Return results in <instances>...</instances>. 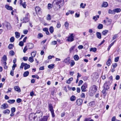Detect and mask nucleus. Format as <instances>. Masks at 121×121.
<instances>
[{
  "label": "nucleus",
  "instance_id": "f257e3e1",
  "mask_svg": "<svg viewBox=\"0 0 121 121\" xmlns=\"http://www.w3.org/2000/svg\"><path fill=\"white\" fill-rule=\"evenodd\" d=\"M53 2L56 4L57 6V9H60L61 7L64 5V0H54L53 1Z\"/></svg>",
  "mask_w": 121,
  "mask_h": 121
},
{
  "label": "nucleus",
  "instance_id": "f03ea898",
  "mask_svg": "<svg viewBox=\"0 0 121 121\" xmlns=\"http://www.w3.org/2000/svg\"><path fill=\"white\" fill-rule=\"evenodd\" d=\"M37 116V115H36V113H31L29 115V119L30 121H34Z\"/></svg>",
  "mask_w": 121,
  "mask_h": 121
},
{
  "label": "nucleus",
  "instance_id": "7ed1b4c3",
  "mask_svg": "<svg viewBox=\"0 0 121 121\" xmlns=\"http://www.w3.org/2000/svg\"><path fill=\"white\" fill-rule=\"evenodd\" d=\"M29 13H27L26 14L25 17L23 18L21 20L22 21H24L23 23H26L28 22L29 21Z\"/></svg>",
  "mask_w": 121,
  "mask_h": 121
},
{
  "label": "nucleus",
  "instance_id": "20e7f679",
  "mask_svg": "<svg viewBox=\"0 0 121 121\" xmlns=\"http://www.w3.org/2000/svg\"><path fill=\"white\" fill-rule=\"evenodd\" d=\"M112 83L108 81H106L104 84L103 87L104 88L107 89L108 90L110 88V86Z\"/></svg>",
  "mask_w": 121,
  "mask_h": 121
},
{
  "label": "nucleus",
  "instance_id": "39448f33",
  "mask_svg": "<svg viewBox=\"0 0 121 121\" xmlns=\"http://www.w3.org/2000/svg\"><path fill=\"white\" fill-rule=\"evenodd\" d=\"M7 60V56L6 55H4L2 57L1 61V63L3 65H6V61Z\"/></svg>",
  "mask_w": 121,
  "mask_h": 121
},
{
  "label": "nucleus",
  "instance_id": "423d86ee",
  "mask_svg": "<svg viewBox=\"0 0 121 121\" xmlns=\"http://www.w3.org/2000/svg\"><path fill=\"white\" fill-rule=\"evenodd\" d=\"M87 84L86 82L85 83L82 85L81 87V90L82 91H86V89L87 88Z\"/></svg>",
  "mask_w": 121,
  "mask_h": 121
},
{
  "label": "nucleus",
  "instance_id": "0eeeda50",
  "mask_svg": "<svg viewBox=\"0 0 121 121\" xmlns=\"http://www.w3.org/2000/svg\"><path fill=\"white\" fill-rule=\"evenodd\" d=\"M70 35L68 38L67 40L69 42H72L74 40V37L73 34H70Z\"/></svg>",
  "mask_w": 121,
  "mask_h": 121
},
{
  "label": "nucleus",
  "instance_id": "6e6552de",
  "mask_svg": "<svg viewBox=\"0 0 121 121\" xmlns=\"http://www.w3.org/2000/svg\"><path fill=\"white\" fill-rule=\"evenodd\" d=\"M83 100L81 99H77L76 101V103L78 106L81 105L82 103Z\"/></svg>",
  "mask_w": 121,
  "mask_h": 121
},
{
  "label": "nucleus",
  "instance_id": "1a4fd4ad",
  "mask_svg": "<svg viewBox=\"0 0 121 121\" xmlns=\"http://www.w3.org/2000/svg\"><path fill=\"white\" fill-rule=\"evenodd\" d=\"M108 4L107 2L104 1L101 6V7L106 8L108 6Z\"/></svg>",
  "mask_w": 121,
  "mask_h": 121
},
{
  "label": "nucleus",
  "instance_id": "9d476101",
  "mask_svg": "<svg viewBox=\"0 0 121 121\" xmlns=\"http://www.w3.org/2000/svg\"><path fill=\"white\" fill-rule=\"evenodd\" d=\"M9 106L6 103H4L1 105V109H4L8 108Z\"/></svg>",
  "mask_w": 121,
  "mask_h": 121
},
{
  "label": "nucleus",
  "instance_id": "9b49d317",
  "mask_svg": "<svg viewBox=\"0 0 121 121\" xmlns=\"http://www.w3.org/2000/svg\"><path fill=\"white\" fill-rule=\"evenodd\" d=\"M70 59L69 57H68L67 58L64 59V62L67 65H69L70 63Z\"/></svg>",
  "mask_w": 121,
  "mask_h": 121
},
{
  "label": "nucleus",
  "instance_id": "f8f14e48",
  "mask_svg": "<svg viewBox=\"0 0 121 121\" xmlns=\"http://www.w3.org/2000/svg\"><path fill=\"white\" fill-rule=\"evenodd\" d=\"M35 113L36 114H39V115H37V116H39V118H40V117H42L43 115V113L41 110H39L37 111Z\"/></svg>",
  "mask_w": 121,
  "mask_h": 121
},
{
  "label": "nucleus",
  "instance_id": "ddd939ff",
  "mask_svg": "<svg viewBox=\"0 0 121 121\" xmlns=\"http://www.w3.org/2000/svg\"><path fill=\"white\" fill-rule=\"evenodd\" d=\"M48 119V117L47 116H45L43 117V118L40 120L39 119L38 120V119L37 118V120L35 121H47Z\"/></svg>",
  "mask_w": 121,
  "mask_h": 121
},
{
  "label": "nucleus",
  "instance_id": "4468645a",
  "mask_svg": "<svg viewBox=\"0 0 121 121\" xmlns=\"http://www.w3.org/2000/svg\"><path fill=\"white\" fill-rule=\"evenodd\" d=\"M48 107L49 110L50 112L54 111L52 104H49Z\"/></svg>",
  "mask_w": 121,
  "mask_h": 121
},
{
  "label": "nucleus",
  "instance_id": "2eb2a0df",
  "mask_svg": "<svg viewBox=\"0 0 121 121\" xmlns=\"http://www.w3.org/2000/svg\"><path fill=\"white\" fill-rule=\"evenodd\" d=\"M14 89L15 90L18 92H20L21 91V90L19 87L18 86H16L14 87Z\"/></svg>",
  "mask_w": 121,
  "mask_h": 121
},
{
  "label": "nucleus",
  "instance_id": "dca6fc26",
  "mask_svg": "<svg viewBox=\"0 0 121 121\" xmlns=\"http://www.w3.org/2000/svg\"><path fill=\"white\" fill-rule=\"evenodd\" d=\"M35 9L37 13H39L41 11V9L38 6H36L35 8Z\"/></svg>",
  "mask_w": 121,
  "mask_h": 121
},
{
  "label": "nucleus",
  "instance_id": "f3484780",
  "mask_svg": "<svg viewBox=\"0 0 121 121\" xmlns=\"http://www.w3.org/2000/svg\"><path fill=\"white\" fill-rule=\"evenodd\" d=\"M6 8L8 10H12L13 9V8L8 5H6L5 6Z\"/></svg>",
  "mask_w": 121,
  "mask_h": 121
},
{
  "label": "nucleus",
  "instance_id": "a211bd4d",
  "mask_svg": "<svg viewBox=\"0 0 121 121\" xmlns=\"http://www.w3.org/2000/svg\"><path fill=\"white\" fill-rule=\"evenodd\" d=\"M28 47L29 49H31L34 47V45L31 43H29L28 44Z\"/></svg>",
  "mask_w": 121,
  "mask_h": 121
},
{
  "label": "nucleus",
  "instance_id": "6ab92c4d",
  "mask_svg": "<svg viewBox=\"0 0 121 121\" xmlns=\"http://www.w3.org/2000/svg\"><path fill=\"white\" fill-rule=\"evenodd\" d=\"M114 10L115 13V12L118 13L120 12L121 11V9L120 8H117L114 9Z\"/></svg>",
  "mask_w": 121,
  "mask_h": 121
},
{
  "label": "nucleus",
  "instance_id": "aec40b11",
  "mask_svg": "<svg viewBox=\"0 0 121 121\" xmlns=\"http://www.w3.org/2000/svg\"><path fill=\"white\" fill-rule=\"evenodd\" d=\"M96 35L97 37L99 39L101 38V34L99 32H97L96 33Z\"/></svg>",
  "mask_w": 121,
  "mask_h": 121
},
{
  "label": "nucleus",
  "instance_id": "412c9836",
  "mask_svg": "<svg viewBox=\"0 0 121 121\" xmlns=\"http://www.w3.org/2000/svg\"><path fill=\"white\" fill-rule=\"evenodd\" d=\"M29 72L27 71L25 72L23 74L24 77H26L29 75Z\"/></svg>",
  "mask_w": 121,
  "mask_h": 121
},
{
  "label": "nucleus",
  "instance_id": "4be33fe9",
  "mask_svg": "<svg viewBox=\"0 0 121 121\" xmlns=\"http://www.w3.org/2000/svg\"><path fill=\"white\" fill-rule=\"evenodd\" d=\"M76 97L74 95H72L70 98V100L71 101H74L76 99Z\"/></svg>",
  "mask_w": 121,
  "mask_h": 121
},
{
  "label": "nucleus",
  "instance_id": "5701e85b",
  "mask_svg": "<svg viewBox=\"0 0 121 121\" xmlns=\"http://www.w3.org/2000/svg\"><path fill=\"white\" fill-rule=\"evenodd\" d=\"M73 78L72 77L70 78L69 79L67 80L66 83L69 84L70 83H71V82L73 80Z\"/></svg>",
  "mask_w": 121,
  "mask_h": 121
},
{
  "label": "nucleus",
  "instance_id": "b1692460",
  "mask_svg": "<svg viewBox=\"0 0 121 121\" xmlns=\"http://www.w3.org/2000/svg\"><path fill=\"white\" fill-rule=\"evenodd\" d=\"M24 69L25 70H26L30 68V66L27 63H25L24 65Z\"/></svg>",
  "mask_w": 121,
  "mask_h": 121
},
{
  "label": "nucleus",
  "instance_id": "393cba45",
  "mask_svg": "<svg viewBox=\"0 0 121 121\" xmlns=\"http://www.w3.org/2000/svg\"><path fill=\"white\" fill-rule=\"evenodd\" d=\"M111 62V59L109 58H109L108 59V60L106 62V65L108 66H109L111 64L110 62Z\"/></svg>",
  "mask_w": 121,
  "mask_h": 121
},
{
  "label": "nucleus",
  "instance_id": "a878e982",
  "mask_svg": "<svg viewBox=\"0 0 121 121\" xmlns=\"http://www.w3.org/2000/svg\"><path fill=\"white\" fill-rule=\"evenodd\" d=\"M65 26L66 29L68 30L69 26V23L67 22L65 23Z\"/></svg>",
  "mask_w": 121,
  "mask_h": 121
},
{
  "label": "nucleus",
  "instance_id": "bb28decb",
  "mask_svg": "<svg viewBox=\"0 0 121 121\" xmlns=\"http://www.w3.org/2000/svg\"><path fill=\"white\" fill-rule=\"evenodd\" d=\"M15 101L14 99H10L7 102L10 104H12L14 103Z\"/></svg>",
  "mask_w": 121,
  "mask_h": 121
},
{
  "label": "nucleus",
  "instance_id": "cd10ccee",
  "mask_svg": "<svg viewBox=\"0 0 121 121\" xmlns=\"http://www.w3.org/2000/svg\"><path fill=\"white\" fill-rule=\"evenodd\" d=\"M55 65L54 64H52L48 66V67L50 69H52L54 67Z\"/></svg>",
  "mask_w": 121,
  "mask_h": 121
},
{
  "label": "nucleus",
  "instance_id": "c85d7f7f",
  "mask_svg": "<svg viewBox=\"0 0 121 121\" xmlns=\"http://www.w3.org/2000/svg\"><path fill=\"white\" fill-rule=\"evenodd\" d=\"M99 17V16L98 15H96L95 16H94L93 18V19L95 20V21H96L98 19Z\"/></svg>",
  "mask_w": 121,
  "mask_h": 121
},
{
  "label": "nucleus",
  "instance_id": "c756f323",
  "mask_svg": "<svg viewBox=\"0 0 121 121\" xmlns=\"http://www.w3.org/2000/svg\"><path fill=\"white\" fill-rule=\"evenodd\" d=\"M108 13L110 14H115V13L114 12V9L113 10H111V9H109L108 11Z\"/></svg>",
  "mask_w": 121,
  "mask_h": 121
},
{
  "label": "nucleus",
  "instance_id": "7c9ffc66",
  "mask_svg": "<svg viewBox=\"0 0 121 121\" xmlns=\"http://www.w3.org/2000/svg\"><path fill=\"white\" fill-rule=\"evenodd\" d=\"M73 58L75 60L77 61L79 59V56L77 55H75L73 57Z\"/></svg>",
  "mask_w": 121,
  "mask_h": 121
},
{
  "label": "nucleus",
  "instance_id": "2f4dec72",
  "mask_svg": "<svg viewBox=\"0 0 121 121\" xmlns=\"http://www.w3.org/2000/svg\"><path fill=\"white\" fill-rule=\"evenodd\" d=\"M95 103L94 101H92L90 102L89 104V106H93L95 105Z\"/></svg>",
  "mask_w": 121,
  "mask_h": 121
},
{
  "label": "nucleus",
  "instance_id": "473e14b6",
  "mask_svg": "<svg viewBox=\"0 0 121 121\" xmlns=\"http://www.w3.org/2000/svg\"><path fill=\"white\" fill-rule=\"evenodd\" d=\"M49 30L51 33H52L54 31V28L52 26H51L49 28Z\"/></svg>",
  "mask_w": 121,
  "mask_h": 121
},
{
  "label": "nucleus",
  "instance_id": "72a5a7b5",
  "mask_svg": "<svg viewBox=\"0 0 121 121\" xmlns=\"http://www.w3.org/2000/svg\"><path fill=\"white\" fill-rule=\"evenodd\" d=\"M103 25L102 24H99L98 27L97 28L99 29H101L103 28Z\"/></svg>",
  "mask_w": 121,
  "mask_h": 121
},
{
  "label": "nucleus",
  "instance_id": "f704fd0d",
  "mask_svg": "<svg viewBox=\"0 0 121 121\" xmlns=\"http://www.w3.org/2000/svg\"><path fill=\"white\" fill-rule=\"evenodd\" d=\"M15 34L16 38H19L20 36V34L17 32H16Z\"/></svg>",
  "mask_w": 121,
  "mask_h": 121
},
{
  "label": "nucleus",
  "instance_id": "c9c22d12",
  "mask_svg": "<svg viewBox=\"0 0 121 121\" xmlns=\"http://www.w3.org/2000/svg\"><path fill=\"white\" fill-rule=\"evenodd\" d=\"M97 50V48H91L90 50V51H92L95 52Z\"/></svg>",
  "mask_w": 121,
  "mask_h": 121
},
{
  "label": "nucleus",
  "instance_id": "e433bc0d",
  "mask_svg": "<svg viewBox=\"0 0 121 121\" xmlns=\"http://www.w3.org/2000/svg\"><path fill=\"white\" fill-rule=\"evenodd\" d=\"M108 32V31L106 30H103L102 32L103 35H105Z\"/></svg>",
  "mask_w": 121,
  "mask_h": 121
},
{
  "label": "nucleus",
  "instance_id": "4c0bfd02",
  "mask_svg": "<svg viewBox=\"0 0 121 121\" xmlns=\"http://www.w3.org/2000/svg\"><path fill=\"white\" fill-rule=\"evenodd\" d=\"M113 81L112 76H111L109 78V81L108 82H109L111 83H112Z\"/></svg>",
  "mask_w": 121,
  "mask_h": 121
},
{
  "label": "nucleus",
  "instance_id": "58836bf2",
  "mask_svg": "<svg viewBox=\"0 0 121 121\" xmlns=\"http://www.w3.org/2000/svg\"><path fill=\"white\" fill-rule=\"evenodd\" d=\"M10 112V110L8 109H7L4 110L3 112V113L4 114L7 113L8 114H9Z\"/></svg>",
  "mask_w": 121,
  "mask_h": 121
},
{
  "label": "nucleus",
  "instance_id": "ea45409f",
  "mask_svg": "<svg viewBox=\"0 0 121 121\" xmlns=\"http://www.w3.org/2000/svg\"><path fill=\"white\" fill-rule=\"evenodd\" d=\"M6 26L8 29H10L11 28V26L10 24L9 23H7L6 25Z\"/></svg>",
  "mask_w": 121,
  "mask_h": 121
},
{
  "label": "nucleus",
  "instance_id": "a19ab883",
  "mask_svg": "<svg viewBox=\"0 0 121 121\" xmlns=\"http://www.w3.org/2000/svg\"><path fill=\"white\" fill-rule=\"evenodd\" d=\"M33 57L32 56L30 57L29 58V61L30 62H32L34 61Z\"/></svg>",
  "mask_w": 121,
  "mask_h": 121
},
{
  "label": "nucleus",
  "instance_id": "79ce46f5",
  "mask_svg": "<svg viewBox=\"0 0 121 121\" xmlns=\"http://www.w3.org/2000/svg\"><path fill=\"white\" fill-rule=\"evenodd\" d=\"M75 47V46L74 45V46H73L72 47L69 49V52L70 53H71L72 51L74 49V48Z\"/></svg>",
  "mask_w": 121,
  "mask_h": 121
},
{
  "label": "nucleus",
  "instance_id": "37998d69",
  "mask_svg": "<svg viewBox=\"0 0 121 121\" xmlns=\"http://www.w3.org/2000/svg\"><path fill=\"white\" fill-rule=\"evenodd\" d=\"M13 45L12 44H10L8 46V48L10 49H12L13 48Z\"/></svg>",
  "mask_w": 121,
  "mask_h": 121
},
{
  "label": "nucleus",
  "instance_id": "c03bdc74",
  "mask_svg": "<svg viewBox=\"0 0 121 121\" xmlns=\"http://www.w3.org/2000/svg\"><path fill=\"white\" fill-rule=\"evenodd\" d=\"M43 35L41 33H39L38 35V39H40L41 38L43 37Z\"/></svg>",
  "mask_w": 121,
  "mask_h": 121
},
{
  "label": "nucleus",
  "instance_id": "a18cd8bd",
  "mask_svg": "<svg viewBox=\"0 0 121 121\" xmlns=\"http://www.w3.org/2000/svg\"><path fill=\"white\" fill-rule=\"evenodd\" d=\"M36 52H32L31 54V56L32 57H34L35 56L36 54Z\"/></svg>",
  "mask_w": 121,
  "mask_h": 121
},
{
  "label": "nucleus",
  "instance_id": "49530a36",
  "mask_svg": "<svg viewBox=\"0 0 121 121\" xmlns=\"http://www.w3.org/2000/svg\"><path fill=\"white\" fill-rule=\"evenodd\" d=\"M14 41V37H12L10 39V41L11 42H13Z\"/></svg>",
  "mask_w": 121,
  "mask_h": 121
},
{
  "label": "nucleus",
  "instance_id": "de8ad7c7",
  "mask_svg": "<svg viewBox=\"0 0 121 121\" xmlns=\"http://www.w3.org/2000/svg\"><path fill=\"white\" fill-rule=\"evenodd\" d=\"M56 26V27L58 28H59L60 27L61 24L60 23V22H57V24Z\"/></svg>",
  "mask_w": 121,
  "mask_h": 121
},
{
  "label": "nucleus",
  "instance_id": "09e8293b",
  "mask_svg": "<svg viewBox=\"0 0 121 121\" xmlns=\"http://www.w3.org/2000/svg\"><path fill=\"white\" fill-rule=\"evenodd\" d=\"M16 111V109L15 107H13L11 108V112L14 113Z\"/></svg>",
  "mask_w": 121,
  "mask_h": 121
},
{
  "label": "nucleus",
  "instance_id": "8fccbe9b",
  "mask_svg": "<svg viewBox=\"0 0 121 121\" xmlns=\"http://www.w3.org/2000/svg\"><path fill=\"white\" fill-rule=\"evenodd\" d=\"M26 3L25 2H24L23 3H22V4H21V5H22L24 8H26Z\"/></svg>",
  "mask_w": 121,
  "mask_h": 121
},
{
  "label": "nucleus",
  "instance_id": "3c124183",
  "mask_svg": "<svg viewBox=\"0 0 121 121\" xmlns=\"http://www.w3.org/2000/svg\"><path fill=\"white\" fill-rule=\"evenodd\" d=\"M108 89H106L105 88H104L103 90L102 91V92L103 94H105L106 93V90H108Z\"/></svg>",
  "mask_w": 121,
  "mask_h": 121
},
{
  "label": "nucleus",
  "instance_id": "603ef678",
  "mask_svg": "<svg viewBox=\"0 0 121 121\" xmlns=\"http://www.w3.org/2000/svg\"><path fill=\"white\" fill-rule=\"evenodd\" d=\"M93 88L94 89V91L96 92L97 90V88L96 86L95 85H94L93 86Z\"/></svg>",
  "mask_w": 121,
  "mask_h": 121
},
{
  "label": "nucleus",
  "instance_id": "864d4df0",
  "mask_svg": "<svg viewBox=\"0 0 121 121\" xmlns=\"http://www.w3.org/2000/svg\"><path fill=\"white\" fill-rule=\"evenodd\" d=\"M19 45L21 46H22L24 45L23 42L22 41H20L19 42Z\"/></svg>",
  "mask_w": 121,
  "mask_h": 121
},
{
  "label": "nucleus",
  "instance_id": "5fc2aeb1",
  "mask_svg": "<svg viewBox=\"0 0 121 121\" xmlns=\"http://www.w3.org/2000/svg\"><path fill=\"white\" fill-rule=\"evenodd\" d=\"M9 54L10 55H11L12 56H13L14 55V52L13 50L10 51L9 52Z\"/></svg>",
  "mask_w": 121,
  "mask_h": 121
},
{
  "label": "nucleus",
  "instance_id": "6e6d98bb",
  "mask_svg": "<svg viewBox=\"0 0 121 121\" xmlns=\"http://www.w3.org/2000/svg\"><path fill=\"white\" fill-rule=\"evenodd\" d=\"M25 65V63H23V62H22L21 64V65L20 66V68L21 69V68L23 69V67Z\"/></svg>",
  "mask_w": 121,
  "mask_h": 121
},
{
  "label": "nucleus",
  "instance_id": "4d7b16f0",
  "mask_svg": "<svg viewBox=\"0 0 121 121\" xmlns=\"http://www.w3.org/2000/svg\"><path fill=\"white\" fill-rule=\"evenodd\" d=\"M119 57L118 56L115 57V61L116 62H117L119 60Z\"/></svg>",
  "mask_w": 121,
  "mask_h": 121
},
{
  "label": "nucleus",
  "instance_id": "13d9d810",
  "mask_svg": "<svg viewBox=\"0 0 121 121\" xmlns=\"http://www.w3.org/2000/svg\"><path fill=\"white\" fill-rule=\"evenodd\" d=\"M52 4L50 3H49L48 4V8L49 9L51 8L52 7H51Z\"/></svg>",
  "mask_w": 121,
  "mask_h": 121
},
{
  "label": "nucleus",
  "instance_id": "bf43d9fd",
  "mask_svg": "<svg viewBox=\"0 0 121 121\" xmlns=\"http://www.w3.org/2000/svg\"><path fill=\"white\" fill-rule=\"evenodd\" d=\"M17 65L16 64H14L12 66V70H14L15 69V67Z\"/></svg>",
  "mask_w": 121,
  "mask_h": 121
},
{
  "label": "nucleus",
  "instance_id": "052dcab7",
  "mask_svg": "<svg viewBox=\"0 0 121 121\" xmlns=\"http://www.w3.org/2000/svg\"><path fill=\"white\" fill-rule=\"evenodd\" d=\"M27 50V46H26L23 50V52L24 53H26V51Z\"/></svg>",
  "mask_w": 121,
  "mask_h": 121
},
{
  "label": "nucleus",
  "instance_id": "680f3d73",
  "mask_svg": "<svg viewBox=\"0 0 121 121\" xmlns=\"http://www.w3.org/2000/svg\"><path fill=\"white\" fill-rule=\"evenodd\" d=\"M57 43V42L56 41H52L51 42V44L52 45H55Z\"/></svg>",
  "mask_w": 121,
  "mask_h": 121
},
{
  "label": "nucleus",
  "instance_id": "e2e57ef3",
  "mask_svg": "<svg viewBox=\"0 0 121 121\" xmlns=\"http://www.w3.org/2000/svg\"><path fill=\"white\" fill-rule=\"evenodd\" d=\"M14 70H12L10 71V74L12 76H13L14 75Z\"/></svg>",
  "mask_w": 121,
  "mask_h": 121
},
{
  "label": "nucleus",
  "instance_id": "0e129e2a",
  "mask_svg": "<svg viewBox=\"0 0 121 121\" xmlns=\"http://www.w3.org/2000/svg\"><path fill=\"white\" fill-rule=\"evenodd\" d=\"M22 101V100L20 98H18L17 100V103H20Z\"/></svg>",
  "mask_w": 121,
  "mask_h": 121
},
{
  "label": "nucleus",
  "instance_id": "69168bd1",
  "mask_svg": "<svg viewBox=\"0 0 121 121\" xmlns=\"http://www.w3.org/2000/svg\"><path fill=\"white\" fill-rule=\"evenodd\" d=\"M112 20L111 19H109L107 20V22L109 24H110L111 23Z\"/></svg>",
  "mask_w": 121,
  "mask_h": 121
},
{
  "label": "nucleus",
  "instance_id": "338daca9",
  "mask_svg": "<svg viewBox=\"0 0 121 121\" xmlns=\"http://www.w3.org/2000/svg\"><path fill=\"white\" fill-rule=\"evenodd\" d=\"M75 64V62L74 61H72V62L70 63V66H72L74 65Z\"/></svg>",
  "mask_w": 121,
  "mask_h": 121
},
{
  "label": "nucleus",
  "instance_id": "774afa93",
  "mask_svg": "<svg viewBox=\"0 0 121 121\" xmlns=\"http://www.w3.org/2000/svg\"><path fill=\"white\" fill-rule=\"evenodd\" d=\"M47 19L48 20H50L51 19L50 15V14H48V17L47 18Z\"/></svg>",
  "mask_w": 121,
  "mask_h": 121
}]
</instances>
